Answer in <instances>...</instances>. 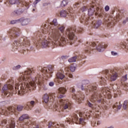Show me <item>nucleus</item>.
I'll list each match as a JSON object with an SVG mask.
<instances>
[{
    "instance_id": "obj_1",
    "label": "nucleus",
    "mask_w": 128,
    "mask_h": 128,
    "mask_svg": "<svg viewBox=\"0 0 128 128\" xmlns=\"http://www.w3.org/2000/svg\"><path fill=\"white\" fill-rule=\"evenodd\" d=\"M57 26L58 21L54 18L48 24L47 28L42 29V32H36L34 34L36 45L37 48L41 46L42 48L51 46L54 48L56 46H64L68 44L72 46L76 42L74 32H82L84 29L76 26L68 28L64 32V26H60L56 30L54 27Z\"/></svg>"
},
{
    "instance_id": "obj_2",
    "label": "nucleus",
    "mask_w": 128,
    "mask_h": 128,
    "mask_svg": "<svg viewBox=\"0 0 128 128\" xmlns=\"http://www.w3.org/2000/svg\"><path fill=\"white\" fill-rule=\"evenodd\" d=\"M54 72V67L50 66L48 68H42L40 73L38 74L36 78H32V70H28L24 72V76L21 77L20 80H24V84L20 86V90H18V94H26L30 90H34L36 88V84L39 86V88H42L44 90H47L48 88L44 82V78H52V73Z\"/></svg>"
},
{
    "instance_id": "obj_3",
    "label": "nucleus",
    "mask_w": 128,
    "mask_h": 128,
    "mask_svg": "<svg viewBox=\"0 0 128 128\" xmlns=\"http://www.w3.org/2000/svg\"><path fill=\"white\" fill-rule=\"evenodd\" d=\"M80 86L82 90H86V94H92L90 98V102H87V105L95 112H100V108H102V104H104V96L100 94V91L96 85L88 84V81L84 80Z\"/></svg>"
},
{
    "instance_id": "obj_4",
    "label": "nucleus",
    "mask_w": 128,
    "mask_h": 128,
    "mask_svg": "<svg viewBox=\"0 0 128 128\" xmlns=\"http://www.w3.org/2000/svg\"><path fill=\"white\" fill-rule=\"evenodd\" d=\"M96 3L92 2L88 7L86 8V6H83L80 9V12H86L87 8H88V14L90 16L89 17H86L83 14L81 16L80 18V22L81 24H88V22H90V20L91 22H90L92 23V26H94V28H98L102 24V22L100 21H92V16H93L94 14L96 12H96L95 13V16H98L99 18H104V14L102 12V10L100 9V8L96 7L95 6Z\"/></svg>"
},
{
    "instance_id": "obj_5",
    "label": "nucleus",
    "mask_w": 128,
    "mask_h": 128,
    "mask_svg": "<svg viewBox=\"0 0 128 128\" xmlns=\"http://www.w3.org/2000/svg\"><path fill=\"white\" fill-rule=\"evenodd\" d=\"M22 76H24V72L19 78L16 80L14 91V86H12L14 83L12 84H4L2 88V90L0 89V88H2V84L0 83V92H2L4 94V96H10L12 93L14 94H18V96H24L26 93H23L22 94L18 93V90H20V86L24 84V80H20V78ZM20 92L21 93L22 92Z\"/></svg>"
},
{
    "instance_id": "obj_6",
    "label": "nucleus",
    "mask_w": 128,
    "mask_h": 128,
    "mask_svg": "<svg viewBox=\"0 0 128 128\" xmlns=\"http://www.w3.org/2000/svg\"><path fill=\"white\" fill-rule=\"evenodd\" d=\"M124 72V69L122 68H116L114 70H104L102 72L105 78L101 77L100 79V84L102 86L106 84V80L110 82H114L118 80V78L120 76V74Z\"/></svg>"
},
{
    "instance_id": "obj_7",
    "label": "nucleus",
    "mask_w": 128,
    "mask_h": 128,
    "mask_svg": "<svg viewBox=\"0 0 128 128\" xmlns=\"http://www.w3.org/2000/svg\"><path fill=\"white\" fill-rule=\"evenodd\" d=\"M30 42L26 37L20 38L19 40H14L12 45V52L18 50L23 54H26L28 51L30 50Z\"/></svg>"
},
{
    "instance_id": "obj_8",
    "label": "nucleus",
    "mask_w": 128,
    "mask_h": 128,
    "mask_svg": "<svg viewBox=\"0 0 128 128\" xmlns=\"http://www.w3.org/2000/svg\"><path fill=\"white\" fill-rule=\"evenodd\" d=\"M128 80V74L122 76L121 81L119 83L112 85V88L114 92V98L118 97V96H120L122 92L120 91L121 88H123L124 90H128V84H124V82Z\"/></svg>"
},
{
    "instance_id": "obj_9",
    "label": "nucleus",
    "mask_w": 128,
    "mask_h": 128,
    "mask_svg": "<svg viewBox=\"0 0 128 128\" xmlns=\"http://www.w3.org/2000/svg\"><path fill=\"white\" fill-rule=\"evenodd\" d=\"M86 46L87 48L85 50V52L86 54H90V52L94 50H96L99 52H102L108 46V44H104V43H95L94 42H87Z\"/></svg>"
},
{
    "instance_id": "obj_10",
    "label": "nucleus",
    "mask_w": 128,
    "mask_h": 128,
    "mask_svg": "<svg viewBox=\"0 0 128 128\" xmlns=\"http://www.w3.org/2000/svg\"><path fill=\"white\" fill-rule=\"evenodd\" d=\"M72 106V102L68 100H64L62 99H60L58 101L54 106V108L55 110L57 112H62L64 110H66V108H70Z\"/></svg>"
},
{
    "instance_id": "obj_11",
    "label": "nucleus",
    "mask_w": 128,
    "mask_h": 128,
    "mask_svg": "<svg viewBox=\"0 0 128 128\" xmlns=\"http://www.w3.org/2000/svg\"><path fill=\"white\" fill-rule=\"evenodd\" d=\"M70 92H72V98L73 100H75L78 102L79 104H80L82 101L84 100V96L82 92H78L76 94L74 93L76 92V90H74V87L70 88Z\"/></svg>"
},
{
    "instance_id": "obj_12",
    "label": "nucleus",
    "mask_w": 128,
    "mask_h": 128,
    "mask_svg": "<svg viewBox=\"0 0 128 128\" xmlns=\"http://www.w3.org/2000/svg\"><path fill=\"white\" fill-rule=\"evenodd\" d=\"M16 108L14 106H10L8 108H4V109H0V116H10V114H14L16 112Z\"/></svg>"
},
{
    "instance_id": "obj_13",
    "label": "nucleus",
    "mask_w": 128,
    "mask_h": 128,
    "mask_svg": "<svg viewBox=\"0 0 128 128\" xmlns=\"http://www.w3.org/2000/svg\"><path fill=\"white\" fill-rule=\"evenodd\" d=\"M8 34L10 38L13 40V38H18V36H20V31L18 28H13L12 30L8 31Z\"/></svg>"
},
{
    "instance_id": "obj_14",
    "label": "nucleus",
    "mask_w": 128,
    "mask_h": 128,
    "mask_svg": "<svg viewBox=\"0 0 128 128\" xmlns=\"http://www.w3.org/2000/svg\"><path fill=\"white\" fill-rule=\"evenodd\" d=\"M120 20H122V16H120V14H118L116 16V18H110L108 19V20L106 21V24L108 26H114V24H116V22H118Z\"/></svg>"
},
{
    "instance_id": "obj_15",
    "label": "nucleus",
    "mask_w": 128,
    "mask_h": 128,
    "mask_svg": "<svg viewBox=\"0 0 128 128\" xmlns=\"http://www.w3.org/2000/svg\"><path fill=\"white\" fill-rule=\"evenodd\" d=\"M54 98H56L55 94H50V96L48 94H46L43 96L42 100L45 104H48V102H54Z\"/></svg>"
},
{
    "instance_id": "obj_16",
    "label": "nucleus",
    "mask_w": 128,
    "mask_h": 128,
    "mask_svg": "<svg viewBox=\"0 0 128 128\" xmlns=\"http://www.w3.org/2000/svg\"><path fill=\"white\" fill-rule=\"evenodd\" d=\"M101 92L103 94V96L106 98H108V100L112 98V94H110V92L108 90V88L106 87L102 88Z\"/></svg>"
},
{
    "instance_id": "obj_17",
    "label": "nucleus",
    "mask_w": 128,
    "mask_h": 128,
    "mask_svg": "<svg viewBox=\"0 0 128 128\" xmlns=\"http://www.w3.org/2000/svg\"><path fill=\"white\" fill-rule=\"evenodd\" d=\"M24 128H38V125L36 124V122L30 120L27 121L24 123Z\"/></svg>"
},
{
    "instance_id": "obj_18",
    "label": "nucleus",
    "mask_w": 128,
    "mask_h": 128,
    "mask_svg": "<svg viewBox=\"0 0 128 128\" xmlns=\"http://www.w3.org/2000/svg\"><path fill=\"white\" fill-rule=\"evenodd\" d=\"M57 16H61V18H66L67 16H71V18H74V14L71 13L70 12L68 13L64 10H61L60 12L57 14Z\"/></svg>"
},
{
    "instance_id": "obj_19",
    "label": "nucleus",
    "mask_w": 128,
    "mask_h": 128,
    "mask_svg": "<svg viewBox=\"0 0 128 128\" xmlns=\"http://www.w3.org/2000/svg\"><path fill=\"white\" fill-rule=\"evenodd\" d=\"M78 121V114H73L71 118L66 120V122L69 124H74V122Z\"/></svg>"
},
{
    "instance_id": "obj_20",
    "label": "nucleus",
    "mask_w": 128,
    "mask_h": 128,
    "mask_svg": "<svg viewBox=\"0 0 128 128\" xmlns=\"http://www.w3.org/2000/svg\"><path fill=\"white\" fill-rule=\"evenodd\" d=\"M70 70L71 72H74V70H76V66H74V65H71L70 68H65V70L66 72H68L66 73V76H68L69 78H72V74L70 73L69 71Z\"/></svg>"
},
{
    "instance_id": "obj_21",
    "label": "nucleus",
    "mask_w": 128,
    "mask_h": 128,
    "mask_svg": "<svg viewBox=\"0 0 128 128\" xmlns=\"http://www.w3.org/2000/svg\"><path fill=\"white\" fill-rule=\"evenodd\" d=\"M78 115L80 118L79 119L80 124H84V120H86V117H84V114L82 112H78Z\"/></svg>"
},
{
    "instance_id": "obj_22",
    "label": "nucleus",
    "mask_w": 128,
    "mask_h": 128,
    "mask_svg": "<svg viewBox=\"0 0 128 128\" xmlns=\"http://www.w3.org/2000/svg\"><path fill=\"white\" fill-rule=\"evenodd\" d=\"M36 104V102L32 100L30 102H28L26 104V110H32Z\"/></svg>"
},
{
    "instance_id": "obj_23",
    "label": "nucleus",
    "mask_w": 128,
    "mask_h": 128,
    "mask_svg": "<svg viewBox=\"0 0 128 128\" xmlns=\"http://www.w3.org/2000/svg\"><path fill=\"white\" fill-rule=\"evenodd\" d=\"M8 124L6 128H14L16 126V123L14 119L8 120Z\"/></svg>"
},
{
    "instance_id": "obj_24",
    "label": "nucleus",
    "mask_w": 128,
    "mask_h": 128,
    "mask_svg": "<svg viewBox=\"0 0 128 128\" xmlns=\"http://www.w3.org/2000/svg\"><path fill=\"white\" fill-rule=\"evenodd\" d=\"M56 76L57 78H59L60 80H64V78H66V76H65L64 73H62V71H58L56 74Z\"/></svg>"
},
{
    "instance_id": "obj_25",
    "label": "nucleus",
    "mask_w": 128,
    "mask_h": 128,
    "mask_svg": "<svg viewBox=\"0 0 128 128\" xmlns=\"http://www.w3.org/2000/svg\"><path fill=\"white\" fill-rule=\"evenodd\" d=\"M100 124H102L100 120L98 118H96L92 122L91 125L92 126H100Z\"/></svg>"
},
{
    "instance_id": "obj_26",
    "label": "nucleus",
    "mask_w": 128,
    "mask_h": 128,
    "mask_svg": "<svg viewBox=\"0 0 128 128\" xmlns=\"http://www.w3.org/2000/svg\"><path fill=\"white\" fill-rule=\"evenodd\" d=\"M24 12V10L20 8L16 10L14 12H13L12 14V15L13 16H20V14H22Z\"/></svg>"
},
{
    "instance_id": "obj_27",
    "label": "nucleus",
    "mask_w": 128,
    "mask_h": 128,
    "mask_svg": "<svg viewBox=\"0 0 128 128\" xmlns=\"http://www.w3.org/2000/svg\"><path fill=\"white\" fill-rule=\"evenodd\" d=\"M48 128H60V124L57 123H54L52 122H50L48 124Z\"/></svg>"
},
{
    "instance_id": "obj_28",
    "label": "nucleus",
    "mask_w": 128,
    "mask_h": 128,
    "mask_svg": "<svg viewBox=\"0 0 128 128\" xmlns=\"http://www.w3.org/2000/svg\"><path fill=\"white\" fill-rule=\"evenodd\" d=\"M19 22L21 23L22 26H26L28 24V19H24V18H21L19 19Z\"/></svg>"
},
{
    "instance_id": "obj_29",
    "label": "nucleus",
    "mask_w": 128,
    "mask_h": 128,
    "mask_svg": "<svg viewBox=\"0 0 128 128\" xmlns=\"http://www.w3.org/2000/svg\"><path fill=\"white\" fill-rule=\"evenodd\" d=\"M28 118H30V116H28V114H24L19 118V120L20 122H22L24 120H28Z\"/></svg>"
},
{
    "instance_id": "obj_30",
    "label": "nucleus",
    "mask_w": 128,
    "mask_h": 128,
    "mask_svg": "<svg viewBox=\"0 0 128 128\" xmlns=\"http://www.w3.org/2000/svg\"><path fill=\"white\" fill-rule=\"evenodd\" d=\"M113 108H117L118 110H120L122 108V104H120V102H116L115 104L112 106Z\"/></svg>"
},
{
    "instance_id": "obj_31",
    "label": "nucleus",
    "mask_w": 128,
    "mask_h": 128,
    "mask_svg": "<svg viewBox=\"0 0 128 128\" xmlns=\"http://www.w3.org/2000/svg\"><path fill=\"white\" fill-rule=\"evenodd\" d=\"M66 92V89L64 88L61 87L58 89V94H64Z\"/></svg>"
},
{
    "instance_id": "obj_32",
    "label": "nucleus",
    "mask_w": 128,
    "mask_h": 128,
    "mask_svg": "<svg viewBox=\"0 0 128 128\" xmlns=\"http://www.w3.org/2000/svg\"><path fill=\"white\" fill-rule=\"evenodd\" d=\"M9 3L10 4H20V0H10Z\"/></svg>"
},
{
    "instance_id": "obj_33",
    "label": "nucleus",
    "mask_w": 128,
    "mask_h": 128,
    "mask_svg": "<svg viewBox=\"0 0 128 128\" xmlns=\"http://www.w3.org/2000/svg\"><path fill=\"white\" fill-rule=\"evenodd\" d=\"M77 56H74L68 59V62H76Z\"/></svg>"
},
{
    "instance_id": "obj_34",
    "label": "nucleus",
    "mask_w": 128,
    "mask_h": 128,
    "mask_svg": "<svg viewBox=\"0 0 128 128\" xmlns=\"http://www.w3.org/2000/svg\"><path fill=\"white\" fill-rule=\"evenodd\" d=\"M68 4V0H63L61 3V6L64 8V6H66Z\"/></svg>"
},
{
    "instance_id": "obj_35",
    "label": "nucleus",
    "mask_w": 128,
    "mask_h": 128,
    "mask_svg": "<svg viewBox=\"0 0 128 128\" xmlns=\"http://www.w3.org/2000/svg\"><path fill=\"white\" fill-rule=\"evenodd\" d=\"M120 46L122 48H126V43L124 41H122L120 42Z\"/></svg>"
},
{
    "instance_id": "obj_36",
    "label": "nucleus",
    "mask_w": 128,
    "mask_h": 128,
    "mask_svg": "<svg viewBox=\"0 0 128 128\" xmlns=\"http://www.w3.org/2000/svg\"><path fill=\"white\" fill-rule=\"evenodd\" d=\"M128 108V101L125 100L124 102V104H123V108L124 110H126Z\"/></svg>"
},
{
    "instance_id": "obj_37",
    "label": "nucleus",
    "mask_w": 128,
    "mask_h": 128,
    "mask_svg": "<svg viewBox=\"0 0 128 128\" xmlns=\"http://www.w3.org/2000/svg\"><path fill=\"white\" fill-rule=\"evenodd\" d=\"M6 120H4L2 121V122L0 124V128H4V126H6Z\"/></svg>"
},
{
    "instance_id": "obj_38",
    "label": "nucleus",
    "mask_w": 128,
    "mask_h": 128,
    "mask_svg": "<svg viewBox=\"0 0 128 128\" xmlns=\"http://www.w3.org/2000/svg\"><path fill=\"white\" fill-rule=\"evenodd\" d=\"M20 19L17 20H12L10 22L11 24H18V22H20Z\"/></svg>"
},
{
    "instance_id": "obj_39",
    "label": "nucleus",
    "mask_w": 128,
    "mask_h": 128,
    "mask_svg": "<svg viewBox=\"0 0 128 128\" xmlns=\"http://www.w3.org/2000/svg\"><path fill=\"white\" fill-rule=\"evenodd\" d=\"M16 108L18 112H22V108H24V106H22L19 105L17 106Z\"/></svg>"
},
{
    "instance_id": "obj_40",
    "label": "nucleus",
    "mask_w": 128,
    "mask_h": 128,
    "mask_svg": "<svg viewBox=\"0 0 128 128\" xmlns=\"http://www.w3.org/2000/svg\"><path fill=\"white\" fill-rule=\"evenodd\" d=\"M20 65H17L16 66H14L12 68V70H20Z\"/></svg>"
},
{
    "instance_id": "obj_41",
    "label": "nucleus",
    "mask_w": 128,
    "mask_h": 128,
    "mask_svg": "<svg viewBox=\"0 0 128 128\" xmlns=\"http://www.w3.org/2000/svg\"><path fill=\"white\" fill-rule=\"evenodd\" d=\"M58 98H62L64 96V94H62V93H58L57 96Z\"/></svg>"
},
{
    "instance_id": "obj_42",
    "label": "nucleus",
    "mask_w": 128,
    "mask_h": 128,
    "mask_svg": "<svg viewBox=\"0 0 128 128\" xmlns=\"http://www.w3.org/2000/svg\"><path fill=\"white\" fill-rule=\"evenodd\" d=\"M80 6V3H78V2H77V3H76L75 4H74L73 6L74 8H78V6Z\"/></svg>"
},
{
    "instance_id": "obj_43",
    "label": "nucleus",
    "mask_w": 128,
    "mask_h": 128,
    "mask_svg": "<svg viewBox=\"0 0 128 128\" xmlns=\"http://www.w3.org/2000/svg\"><path fill=\"white\" fill-rule=\"evenodd\" d=\"M70 58V56H62L61 57V58H62V60H66V58Z\"/></svg>"
},
{
    "instance_id": "obj_44",
    "label": "nucleus",
    "mask_w": 128,
    "mask_h": 128,
    "mask_svg": "<svg viewBox=\"0 0 128 128\" xmlns=\"http://www.w3.org/2000/svg\"><path fill=\"white\" fill-rule=\"evenodd\" d=\"M104 10L106 12H108V10H110V6H105Z\"/></svg>"
},
{
    "instance_id": "obj_45",
    "label": "nucleus",
    "mask_w": 128,
    "mask_h": 128,
    "mask_svg": "<svg viewBox=\"0 0 128 128\" xmlns=\"http://www.w3.org/2000/svg\"><path fill=\"white\" fill-rule=\"evenodd\" d=\"M111 54L112 56H118V53L116 52H112Z\"/></svg>"
},
{
    "instance_id": "obj_46",
    "label": "nucleus",
    "mask_w": 128,
    "mask_h": 128,
    "mask_svg": "<svg viewBox=\"0 0 128 128\" xmlns=\"http://www.w3.org/2000/svg\"><path fill=\"white\" fill-rule=\"evenodd\" d=\"M126 22H128V18H126V20H124L122 22L123 24H126Z\"/></svg>"
},
{
    "instance_id": "obj_47",
    "label": "nucleus",
    "mask_w": 128,
    "mask_h": 128,
    "mask_svg": "<svg viewBox=\"0 0 128 128\" xmlns=\"http://www.w3.org/2000/svg\"><path fill=\"white\" fill-rule=\"evenodd\" d=\"M50 86H54V82H50L49 83Z\"/></svg>"
},
{
    "instance_id": "obj_48",
    "label": "nucleus",
    "mask_w": 128,
    "mask_h": 128,
    "mask_svg": "<svg viewBox=\"0 0 128 128\" xmlns=\"http://www.w3.org/2000/svg\"><path fill=\"white\" fill-rule=\"evenodd\" d=\"M41 0H35L34 2V4H38V2H40Z\"/></svg>"
},
{
    "instance_id": "obj_49",
    "label": "nucleus",
    "mask_w": 128,
    "mask_h": 128,
    "mask_svg": "<svg viewBox=\"0 0 128 128\" xmlns=\"http://www.w3.org/2000/svg\"><path fill=\"white\" fill-rule=\"evenodd\" d=\"M32 12H36V8H33Z\"/></svg>"
},
{
    "instance_id": "obj_50",
    "label": "nucleus",
    "mask_w": 128,
    "mask_h": 128,
    "mask_svg": "<svg viewBox=\"0 0 128 128\" xmlns=\"http://www.w3.org/2000/svg\"><path fill=\"white\" fill-rule=\"evenodd\" d=\"M2 40V35H0V40Z\"/></svg>"
},
{
    "instance_id": "obj_51",
    "label": "nucleus",
    "mask_w": 128,
    "mask_h": 128,
    "mask_svg": "<svg viewBox=\"0 0 128 128\" xmlns=\"http://www.w3.org/2000/svg\"><path fill=\"white\" fill-rule=\"evenodd\" d=\"M26 5H27V8H28L30 7V6H28V3H26Z\"/></svg>"
},
{
    "instance_id": "obj_52",
    "label": "nucleus",
    "mask_w": 128,
    "mask_h": 128,
    "mask_svg": "<svg viewBox=\"0 0 128 128\" xmlns=\"http://www.w3.org/2000/svg\"><path fill=\"white\" fill-rule=\"evenodd\" d=\"M46 24H45L44 25V28H46Z\"/></svg>"
},
{
    "instance_id": "obj_53",
    "label": "nucleus",
    "mask_w": 128,
    "mask_h": 128,
    "mask_svg": "<svg viewBox=\"0 0 128 128\" xmlns=\"http://www.w3.org/2000/svg\"><path fill=\"white\" fill-rule=\"evenodd\" d=\"M2 2V0H0V2Z\"/></svg>"
},
{
    "instance_id": "obj_54",
    "label": "nucleus",
    "mask_w": 128,
    "mask_h": 128,
    "mask_svg": "<svg viewBox=\"0 0 128 128\" xmlns=\"http://www.w3.org/2000/svg\"><path fill=\"white\" fill-rule=\"evenodd\" d=\"M22 4H24V2H21Z\"/></svg>"
},
{
    "instance_id": "obj_55",
    "label": "nucleus",
    "mask_w": 128,
    "mask_h": 128,
    "mask_svg": "<svg viewBox=\"0 0 128 128\" xmlns=\"http://www.w3.org/2000/svg\"><path fill=\"white\" fill-rule=\"evenodd\" d=\"M58 78H56V80H55V82H56V80H58Z\"/></svg>"
},
{
    "instance_id": "obj_56",
    "label": "nucleus",
    "mask_w": 128,
    "mask_h": 128,
    "mask_svg": "<svg viewBox=\"0 0 128 128\" xmlns=\"http://www.w3.org/2000/svg\"><path fill=\"white\" fill-rule=\"evenodd\" d=\"M25 6H26V4H25Z\"/></svg>"
}]
</instances>
